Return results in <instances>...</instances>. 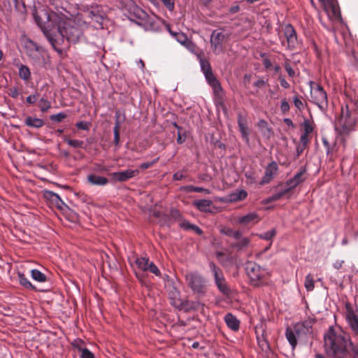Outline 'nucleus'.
Segmentation results:
<instances>
[{
	"label": "nucleus",
	"mask_w": 358,
	"mask_h": 358,
	"mask_svg": "<svg viewBox=\"0 0 358 358\" xmlns=\"http://www.w3.org/2000/svg\"><path fill=\"white\" fill-rule=\"evenodd\" d=\"M43 15L46 21H43L41 16L38 13L34 14V17L36 23L44 32V34L48 37L49 41L51 42L54 49L59 53H62V50L57 47L55 43H57L59 39L54 40L50 32H55V29L57 30L59 36L62 40L66 38L68 43H76L80 40L82 36V31L80 27L76 26V24H78L79 26H82L83 24L80 23V17L77 16L73 20H66L63 16L59 15L55 12H43Z\"/></svg>",
	"instance_id": "f257e3e1"
},
{
	"label": "nucleus",
	"mask_w": 358,
	"mask_h": 358,
	"mask_svg": "<svg viewBox=\"0 0 358 358\" xmlns=\"http://www.w3.org/2000/svg\"><path fill=\"white\" fill-rule=\"evenodd\" d=\"M358 120V103L353 100L341 106L340 115L336 120V129L341 135H348L355 129Z\"/></svg>",
	"instance_id": "f03ea898"
},
{
	"label": "nucleus",
	"mask_w": 358,
	"mask_h": 358,
	"mask_svg": "<svg viewBox=\"0 0 358 358\" xmlns=\"http://www.w3.org/2000/svg\"><path fill=\"white\" fill-rule=\"evenodd\" d=\"M324 347L329 356H336L338 353L343 352L346 349V342L341 335H338L331 327L324 336Z\"/></svg>",
	"instance_id": "7ed1b4c3"
},
{
	"label": "nucleus",
	"mask_w": 358,
	"mask_h": 358,
	"mask_svg": "<svg viewBox=\"0 0 358 358\" xmlns=\"http://www.w3.org/2000/svg\"><path fill=\"white\" fill-rule=\"evenodd\" d=\"M245 271L250 285L254 287H259L266 284L270 276L266 268H262L253 262H248L245 264Z\"/></svg>",
	"instance_id": "20e7f679"
},
{
	"label": "nucleus",
	"mask_w": 358,
	"mask_h": 358,
	"mask_svg": "<svg viewBox=\"0 0 358 358\" xmlns=\"http://www.w3.org/2000/svg\"><path fill=\"white\" fill-rule=\"evenodd\" d=\"M134 15L140 21L138 22L147 31H158L160 29L159 19L154 15H149L141 8L136 7Z\"/></svg>",
	"instance_id": "39448f33"
},
{
	"label": "nucleus",
	"mask_w": 358,
	"mask_h": 358,
	"mask_svg": "<svg viewBox=\"0 0 358 358\" xmlns=\"http://www.w3.org/2000/svg\"><path fill=\"white\" fill-rule=\"evenodd\" d=\"M185 281L192 291L199 296H203L206 292V282L205 278L198 272H189L185 275Z\"/></svg>",
	"instance_id": "423d86ee"
},
{
	"label": "nucleus",
	"mask_w": 358,
	"mask_h": 358,
	"mask_svg": "<svg viewBox=\"0 0 358 358\" xmlns=\"http://www.w3.org/2000/svg\"><path fill=\"white\" fill-rule=\"evenodd\" d=\"M310 101L315 103L323 112L328 108V99L327 92L323 87L314 82H310Z\"/></svg>",
	"instance_id": "0eeeda50"
},
{
	"label": "nucleus",
	"mask_w": 358,
	"mask_h": 358,
	"mask_svg": "<svg viewBox=\"0 0 358 358\" xmlns=\"http://www.w3.org/2000/svg\"><path fill=\"white\" fill-rule=\"evenodd\" d=\"M229 36L220 29L213 31L210 35V48L213 53L218 55L223 52V44L227 41Z\"/></svg>",
	"instance_id": "6e6552de"
},
{
	"label": "nucleus",
	"mask_w": 358,
	"mask_h": 358,
	"mask_svg": "<svg viewBox=\"0 0 358 358\" xmlns=\"http://www.w3.org/2000/svg\"><path fill=\"white\" fill-rule=\"evenodd\" d=\"M210 268L213 273L215 284L218 289L224 295L227 296L230 293L222 271L213 262L210 263Z\"/></svg>",
	"instance_id": "1a4fd4ad"
},
{
	"label": "nucleus",
	"mask_w": 358,
	"mask_h": 358,
	"mask_svg": "<svg viewBox=\"0 0 358 358\" xmlns=\"http://www.w3.org/2000/svg\"><path fill=\"white\" fill-rule=\"evenodd\" d=\"M324 10L331 19L338 20L341 17L337 0H319Z\"/></svg>",
	"instance_id": "9d476101"
},
{
	"label": "nucleus",
	"mask_w": 358,
	"mask_h": 358,
	"mask_svg": "<svg viewBox=\"0 0 358 358\" xmlns=\"http://www.w3.org/2000/svg\"><path fill=\"white\" fill-rule=\"evenodd\" d=\"M284 36L286 38L287 47L290 50H294L298 45L296 33L292 25L286 24L283 29Z\"/></svg>",
	"instance_id": "9b49d317"
},
{
	"label": "nucleus",
	"mask_w": 358,
	"mask_h": 358,
	"mask_svg": "<svg viewBox=\"0 0 358 358\" xmlns=\"http://www.w3.org/2000/svg\"><path fill=\"white\" fill-rule=\"evenodd\" d=\"M139 173L138 169H127L122 171L113 172L110 173L111 179L115 182H125L133 178Z\"/></svg>",
	"instance_id": "f8f14e48"
},
{
	"label": "nucleus",
	"mask_w": 358,
	"mask_h": 358,
	"mask_svg": "<svg viewBox=\"0 0 358 358\" xmlns=\"http://www.w3.org/2000/svg\"><path fill=\"white\" fill-rule=\"evenodd\" d=\"M261 220L259 215L255 213H249L245 215L239 216L236 219V222L244 226H253Z\"/></svg>",
	"instance_id": "ddd939ff"
},
{
	"label": "nucleus",
	"mask_w": 358,
	"mask_h": 358,
	"mask_svg": "<svg viewBox=\"0 0 358 358\" xmlns=\"http://www.w3.org/2000/svg\"><path fill=\"white\" fill-rule=\"evenodd\" d=\"M295 326L292 327H287L285 332V336L292 345V348L294 349L297 345V339H300L303 337V335L298 331Z\"/></svg>",
	"instance_id": "4468645a"
},
{
	"label": "nucleus",
	"mask_w": 358,
	"mask_h": 358,
	"mask_svg": "<svg viewBox=\"0 0 358 358\" xmlns=\"http://www.w3.org/2000/svg\"><path fill=\"white\" fill-rule=\"evenodd\" d=\"M306 171V170L305 168H301V170L298 173H296L293 178L287 180V182H285V185L288 186L291 189V190L294 189L299 185L305 181L306 178L304 176Z\"/></svg>",
	"instance_id": "2eb2a0df"
},
{
	"label": "nucleus",
	"mask_w": 358,
	"mask_h": 358,
	"mask_svg": "<svg viewBox=\"0 0 358 358\" xmlns=\"http://www.w3.org/2000/svg\"><path fill=\"white\" fill-rule=\"evenodd\" d=\"M278 165L275 162H271L266 166L264 176H263L260 184L264 185L269 183L278 171Z\"/></svg>",
	"instance_id": "dca6fc26"
},
{
	"label": "nucleus",
	"mask_w": 358,
	"mask_h": 358,
	"mask_svg": "<svg viewBox=\"0 0 358 358\" xmlns=\"http://www.w3.org/2000/svg\"><path fill=\"white\" fill-rule=\"evenodd\" d=\"M44 197L49 200L53 205H55L59 210H64L65 207H66V204L61 199L59 196L49 190H45L43 193Z\"/></svg>",
	"instance_id": "f3484780"
},
{
	"label": "nucleus",
	"mask_w": 358,
	"mask_h": 358,
	"mask_svg": "<svg viewBox=\"0 0 358 358\" xmlns=\"http://www.w3.org/2000/svg\"><path fill=\"white\" fill-rule=\"evenodd\" d=\"M346 320L353 334L358 336V315L352 310H348Z\"/></svg>",
	"instance_id": "a211bd4d"
},
{
	"label": "nucleus",
	"mask_w": 358,
	"mask_h": 358,
	"mask_svg": "<svg viewBox=\"0 0 358 358\" xmlns=\"http://www.w3.org/2000/svg\"><path fill=\"white\" fill-rule=\"evenodd\" d=\"M238 125L242 138L247 142H249V129L247 126V120L245 117L243 116L241 113L238 115Z\"/></svg>",
	"instance_id": "6ab92c4d"
},
{
	"label": "nucleus",
	"mask_w": 358,
	"mask_h": 358,
	"mask_svg": "<svg viewBox=\"0 0 358 358\" xmlns=\"http://www.w3.org/2000/svg\"><path fill=\"white\" fill-rule=\"evenodd\" d=\"M303 132L300 137V141H310L309 135L313 131V123L308 119H304L301 124Z\"/></svg>",
	"instance_id": "aec40b11"
},
{
	"label": "nucleus",
	"mask_w": 358,
	"mask_h": 358,
	"mask_svg": "<svg viewBox=\"0 0 358 358\" xmlns=\"http://www.w3.org/2000/svg\"><path fill=\"white\" fill-rule=\"evenodd\" d=\"M313 320H306L301 323H297L294 326L296 327L298 331L303 336L312 333V327L314 324Z\"/></svg>",
	"instance_id": "412c9836"
},
{
	"label": "nucleus",
	"mask_w": 358,
	"mask_h": 358,
	"mask_svg": "<svg viewBox=\"0 0 358 358\" xmlns=\"http://www.w3.org/2000/svg\"><path fill=\"white\" fill-rule=\"evenodd\" d=\"M204 75L208 83L213 87L215 93L218 94L222 92L220 83L214 76L213 71L205 73Z\"/></svg>",
	"instance_id": "4be33fe9"
},
{
	"label": "nucleus",
	"mask_w": 358,
	"mask_h": 358,
	"mask_svg": "<svg viewBox=\"0 0 358 358\" xmlns=\"http://www.w3.org/2000/svg\"><path fill=\"white\" fill-rule=\"evenodd\" d=\"M87 181L92 185L104 186L108 183V179L106 177L96 174H90L87 176Z\"/></svg>",
	"instance_id": "5701e85b"
},
{
	"label": "nucleus",
	"mask_w": 358,
	"mask_h": 358,
	"mask_svg": "<svg viewBox=\"0 0 358 358\" xmlns=\"http://www.w3.org/2000/svg\"><path fill=\"white\" fill-rule=\"evenodd\" d=\"M224 321L227 327L233 331H238L239 329V320L231 313H227L224 316Z\"/></svg>",
	"instance_id": "b1692460"
},
{
	"label": "nucleus",
	"mask_w": 358,
	"mask_h": 358,
	"mask_svg": "<svg viewBox=\"0 0 358 358\" xmlns=\"http://www.w3.org/2000/svg\"><path fill=\"white\" fill-rule=\"evenodd\" d=\"M250 243V238L248 237H242L239 240H238L236 242L233 243L231 245V247L233 249L236 250L237 251H241L245 249H246Z\"/></svg>",
	"instance_id": "393cba45"
},
{
	"label": "nucleus",
	"mask_w": 358,
	"mask_h": 358,
	"mask_svg": "<svg viewBox=\"0 0 358 358\" xmlns=\"http://www.w3.org/2000/svg\"><path fill=\"white\" fill-rule=\"evenodd\" d=\"M213 202L208 199H201L195 201L194 205L202 212H210V207Z\"/></svg>",
	"instance_id": "a878e982"
},
{
	"label": "nucleus",
	"mask_w": 358,
	"mask_h": 358,
	"mask_svg": "<svg viewBox=\"0 0 358 358\" xmlns=\"http://www.w3.org/2000/svg\"><path fill=\"white\" fill-rule=\"evenodd\" d=\"M24 123L27 126L33 128H40L43 126L44 122L43 120L36 117H27L25 119Z\"/></svg>",
	"instance_id": "bb28decb"
},
{
	"label": "nucleus",
	"mask_w": 358,
	"mask_h": 358,
	"mask_svg": "<svg viewBox=\"0 0 358 358\" xmlns=\"http://www.w3.org/2000/svg\"><path fill=\"white\" fill-rule=\"evenodd\" d=\"M17 277L20 282V284L25 287L26 289H29L31 290H35L36 287L34 286L31 282L26 278L24 273L18 272Z\"/></svg>",
	"instance_id": "cd10ccee"
},
{
	"label": "nucleus",
	"mask_w": 358,
	"mask_h": 358,
	"mask_svg": "<svg viewBox=\"0 0 358 358\" xmlns=\"http://www.w3.org/2000/svg\"><path fill=\"white\" fill-rule=\"evenodd\" d=\"M173 126L178 130L177 143L178 144L183 143L187 139L185 129L181 127L180 126L178 125L176 122L173 123Z\"/></svg>",
	"instance_id": "c85d7f7f"
},
{
	"label": "nucleus",
	"mask_w": 358,
	"mask_h": 358,
	"mask_svg": "<svg viewBox=\"0 0 358 358\" xmlns=\"http://www.w3.org/2000/svg\"><path fill=\"white\" fill-rule=\"evenodd\" d=\"M138 268L143 271H148L150 262L148 258L146 257H138L135 261Z\"/></svg>",
	"instance_id": "c756f323"
},
{
	"label": "nucleus",
	"mask_w": 358,
	"mask_h": 358,
	"mask_svg": "<svg viewBox=\"0 0 358 358\" xmlns=\"http://www.w3.org/2000/svg\"><path fill=\"white\" fill-rule=\"evenodd\" d=\"M248 196V193L244 189L237 190L230 194L231 201H238L245 199Z\"/></svg>",
	"instance_id": "7c9ffc66"
},
{
	"label": "nucleus",
	"mask_w": 358,
	"mask_h": 358,
	"mask_svg": "<svg viewBox=\"0 0 358 358\" xmlns=\"http://www.w3.org/2000/svg\"><path fill=\"white\" fill-rule=\"evenodd\" d=\"M291 189L285 185V187L283 189H280L278 192H276L273 194V199L279 200L284 196H287V199L290 197L289 192H291Z\"/></svg>",
	"instance_id": "2f4dec72"
},
{
	"label": "nucleus",
	"mask_w": 358,
	"mask_h": 358,
	"mask_svg": "<svg viewBox=\"0 0 358 358\" xmlns=\"http://www.w3.org/2000/svg\"><path fill=\"white\" fill-rule=\"evenodd\" d=\"M19 76L25 81L29 80L31 78L29 69L27 66L21 64L19 67Z\"/></svg>",
	"instance_id": "473e14b6"
},
{
	"label": "nucleus",
	"mask_w": 358,
	"mask_h": 358,
	"mask_svg": "<svg viewBox=\"0 0 358 358\" xmlns=\"http://www.w3.org/2000/svg\"><path fill=\"white\" fill-rule=\"evenodd\" d=\"M200 303L198 302H193L189 301H185L180 303V308L185 311H189L191 310L198 309Z\"/></svg>",
	"instance_id": "72a5a7b5"
},
{
	"label": "nucleus",
	"mask_w": 358,
	"mask_h": 358,
	"mask_svg": "<svg viewBox=\"0 0 358 358\" xmlns=\"http://www.w3.org/2000/svg\"><path fill=\"white\" fill-rule=\"evenodd\" d=\"M31 275L34 280L39 282H44L47 280L46 275L38 269L31 270Z\"/></svg>",
	"instance_id": "f704fd0d"
},
{
	"label": "nucleus",
	"mask_w": 358,
	"mask_h": 358,
	"mask_svg": "<svg viewBox=\"0 0 358 358\" xmlns=\"http://www.w3.org/2000/svg\"><path fill=\"white\" fill-rule=\"evenodd\" d=\"M120 122L119 121V117H116V120L115 122V127L113 129L114 132V143L115 145H118L120 142Z\"/></svg>",
	"instance_id": "c9c22d12"
},
{
	"label": "nucleus",
	"mask_w": 358,
	"mask_h": 358,
	"mask_svg": "<svg viewBox=\"0 0 358 358\" xmlns=\"http://www.w3.org/2000/svg\"><path fill=\"white\" fill-rule=\"evenodd\" d=\"M304 285L307 291L310 292L313 290L315 287V282L313 275L309 273L306 276Z\"/></svg>",
	"instance_id": "e433bc0d"
},
{
	"label": "nucleus",
	"mask_w": 358,
	"mask_h": 358,
	"mask_svg": "<svg viewBox=\"0 0 358 358\" xmlns=\"http://www.w3.org/2000/svg\"><path fill=\"white\" fill-rule=\"evenodd\" d=\"M199 62H200L201 69V71H203V74L213 71L212 69H211V66H210L209 62L206 59L200 57Z\"/></svg>",
	"instance_id": "4c0bfd02"
},
{
	"label": "nucleus",
	"mask_w": 358,
	"mask_h": 358,
	"mask_svg": "<svg viewBox=\"0 0 358 358\" xmlns=\"http://www.w3.org/2000/svg\"><path fill=\"white\" fill-rule=\"evenodd\" d=\"M276 235V230L272 229L268 231H266L261 234H257L258 237L262 240L271 241L273 238Z\"/></svg>",
	"instance_id": "58836bf2"
},
{
	"label": "nucleus",
	"mask_w": 358,
	"mask_h": 358,
	"mask_svg": "<svg viewBox=\"0 0 358 358\" xmlns=\"http://www.w3.org/2000/svg\"><path fill=\"white\" fill-rule=\"evenodd\" d=\"M258 345L263 351H268L270 349L268 341L264 338V334L262 335V338L257 336Z\"/></svg>",
	"instance_id": "ea45409f"
},
{
	"label": "nucleus",
	"mask_w": 358,
	"mask_h": 358,
	"mask_svg": "<svg viewBox=\"0 0 358 358\" xmlns=\"http://www.w3.org/2000/svg\"><path fill=\"white\" fill-rule=\"evenodd\" d=\"M170 33L172 36L175 37L176 41L179 42L181 44H185L187 42H188V38L186 34L183 33H176L173 32L172 31H170Z\"/></svg>",
	"instance_id": "a19ab883"
},
{
	"label": "nucleus",
	"mask_w": 358,
	"mask_h": 358,
	"mask_svg": "<svg viewBox=\"0 0 358 358\" xmlns=\"http://www.w3.org/2000/svg\"><path fill=\"white\" fill-rule=\"evenodd\" d=\"M64 141L68 143L69 145L75 148H84V142L80 140H76V139H69L67 138H64Z\"/></svg>",
	"instance_id": "79ce46f5"
},
{
	"label": "nucleus",
	"mask_w": 358,
	"mask_h": 358,
	"mask_svg": "<svg viewBox=\"0 0 358 358\" xmlns=\"http://www.w3.org/2000/svg\"><path fill=\"white\" fill-rule=\"evenodd\" d=\"M51 106L50 102L45 98H41L38 103V107L42 112H46Z\"/></svg>",
	"instance_id": "37998d69"
},
{
	"label": "nucleus",
	"mask_w": 358,
	"mask_h": 358,
	"mask_svg": "<svg viewBox=\"0 0 358 358\" xmlns=\"http://www.w3.org/2000/svg\"><path fill=\"white\" fill-rule=\"evenodd\" d=\"M293 103L295 107L300 111H301L304 108V105L302 101V97L299 95H295L293 97Z\"/></svg>",
	"instance_id": "c03bdc74"
},
{
	"label": "nucleus",
	"mask_w": 358,
	"mask_h": 358,
	"mask_svg": "<svg viewBox=\"0 0 358 358\" xmlns=\"http://www.w3.org/2000/svg\"><path fill=\"white\" fill-rule=\"evenodd\" d=\"M310 141H300L299 145L296 146V156L299 157L304 151V150L306 148L308 144Z\"/></svg>",
	"instance_id": "a18cd8bd"
},
{
	"label": "nucleus",
	"mask_w": 358,
	"mask_h": 358,
	"mask_svg": "<svg viewBox=\"0 0 358 358\" xmlns=\"http://www.w3.org/2000/svg\"><path fill=\"white\" fill-rule=\"evenodd\" d=\"M39 98V93L38 92H35V93L32 95H29L27 97L26 101L29 104H34Z\"/></svg>",
	"instance_id": "49530a36"
},
{
	"label": "nucleus",
	"mask_w": 358,
	"mask_h": 358,
	"mask_svg": "<svg viewBox=\"0 0 358 358\" xmlns=\"http://www.w3.org/2000/svg\"><path fill=\"white\" fill-rule=\"evenodd\" d=\"M148 271L151 272L152 273L155 274L157 276L161 275V272H160L159 269L152 262H150V264L149 265Z\"/></svg>",
	"instance_id": "de8ad7c7"
},
{
	"label": "nucleus",
	"mask_w": 358,
	"mask_h": 358,
	"mask_svg": "<svg viewBox=\"0 0 358 358\" xmlns=\"http://www.w3.org/2000/svg\"><path fill=\"white\" fill-rule=\"evenodd\" d=\"M258 127L259 128H262V129H265L266 131V134L265 133L264 134L267 135L268 136H269L270 135V133L271 131V129L268 127V123L266 121L264 120H261L259 122H258Z\"/></svg>",
	"instance_id": "09e8293b"
},
{
	"label": "nucleus",
	"mask_w": 358,
	"mask_h": 358,
	"mask_svg": "<svg viewBox=\"0 0 358 358\" xmlns=\"http://www.w3.org/2000/svg\"><path fill=\"white\" fill-rule=\"evenodd\" d=\"M284 66L289 76L291 78H294L296 73L294 70L292 68L290 63L289 62H285Z\"/></svg>",
	"instance_id": "8fccbe9b"
},
{
	"label": "nucleus",
	"mask_w": 358,
	"mask_h": 358,
	"mask_svg": "<svg viewBox=\"0 0 358 358\" xmlns=\"http://www.w3.org/2000/svg\"><path fill=\"white\" fill-rule=\"evenodd\" d=\"M66 114L63 113H57V114H55V115H52L50 116V120H52V121H56V122H61L62 121L64 118H66Z\"/></svg>",
	"instance_id": "3c124183"
},
{
	"label": "nucleus",
	"mask_w": 358,
	"mask_h": 358,
	"mask_svg": "<svg viewBox=\"0 0 358 358\" xmlns=\"http://www.w3.org/2000/svg\"><path fill=\"white\" fill-rule=\"evenodd\" d=\"M76 127L79 129L87 131L90 129V123L87 122L80 121L76 123Z\"/></svg>",
	"instance_id": "603ef678"
},
{
	"label": "nucleus",
	"mask_w": 358,
	"mask_h": 358,
	"mask_svg": "<svg viewBox=\"0 0 358 358\" xmlns=\"http://www.w3.org/2000/svg\"><path fill=\"white\" fill-rule=\"evenodd\" d=\"M289 108H290V106H289L288 101L285 99H283L281 101V105H280V110H281L282 113H286L287 112H288L289 110Z\"/></svg>",
	"instance_id": "864d4df0"
},
{
	"label": "nucleus",
	"mask_w": 358,
	"mask_h": 358,
	"mask_svg": "<svg viewBox=\"0 0 358 358\" xmlns=\"http://www.w3.org/2000/svg\"><path fill=\"white\" fill-rule=\"evenodd\" d=\"M80 357L82 358H94V354L87 348H83L81 350Z\"/></svg>",
	"instance_id": "5fc2aeb1"
},
{
	"label": "nucleus",
	"mask_w": 358,
	"mask_h": 358,
	"mask_svg": "<svg viewBox=\"0 0 358 358\" xmlns=\"http://www.w3.org/2000/svg\"><path fill=\"white\" fill-rule=\"evenodd\" d=\"M158 160H159V158H156L150 162L143 163L140 165V168L142 169H148V168L151 167L152 166H153L155 164H156L158 162Z\"/></svg>",
	"instance_id": "6e6d98bb"
},
{
	"label": "nucleus",
	"mask_w": 358,
	"mask_h": 358,
	"mask_svg": "<svg viewBox=\"0 0 358 358\" xmlns=\"http://www.w3.org/2000/svg\"><path fill=\"white\" fill-rule=\"evenodd\" d=\"M185 175L183 171H179L175 173L173 176V178L174 180H181L185 178Z\"/></svg>",
	"instance_id": "4d7b16f0"
},
{
	"label": "nucleus",
	"mask_w": 358,
	"mask_h": 358,
	"mask_svg": "<svg viewBox=\"0 0 358 358\" xmlns=\"http://www.w3.org/2000/svg\"><path fill=\"white\" fill-rule=\"evenodd\" d=\"M162 1L169 10H173L174 2L172 0H162Z\"/></svg>",
	"instance_id": "13d9d810"
},
{
	"label": "nucleus",
	"mask_w": 358,
	"mask_h": 358,
	"mask_svg": "<svg viewBox=\"0 0 358 358\" xmlns=\"http://www.w3.org/2000/svg\"><path fill=\"white\" fill-rule=\"evenodd\" d=\"M9 95L13 98H17L19 96V91L17 87H13L9 90Z\"/></svg>",
	"instance_id": "bf43d9fd"
},
{
	"label": "nucleus",
	"mask_w": 358,
	"mask_h": 358,
	"mask_svg": "<svg viewBox=\"0 0 358 358\" xmlns=\"http://www.w3.org/2000/svg\"><path fill=\"white\" fill-rule=\"evenodd\" d=\"M243 237L242 233L239 230H234L232 232L231 238L238 241Z\"/></svg>",
	"instance_id": "052dcab7"
},
{
	"label": "nucleus",
	"mask_w": 358,
	"mask_h": 358,
	"mask_svg": "<svg viewBox=\"0 0 358 358\" xmlns=\"http://www.w3.org/2000/svg\"><path fill=\"white\" fill-rule=\"evenodd\" d=\"M266 84V83L264 80L259 79L254 83V86L257 88H262V87H265Z\"/></svg>",
	"instance_id": "680f3d73"
},
{
	"label": "nucleus",
	"mask_w": 358,
	"mask_h": 358,
	"mask_svg": "<svg viewBox=\"0 0 358 358\" xmlns=\"http://www.w3.org/2000/svg\"><path fill=\"white\" fill-rule=\"evenodd\" d=\"M192 225L187 221H182L180 223V226L185 230L191 229Z\"/></svg>",
	"instance_id": "e2e57ef3"
},
{
	"label": "nucleus",
	"mask_w": 358,
	"mask_h": 358,
	"mask_svg": "<svg viewBox=\"0 0 358 358\" xmlns=\"http://www.w3.org/2000/svg\"><path fill=\"white\" fill-rule=\"evenodd\" d=\"M233 231L234 230L232 229L229 228V227H226V228H223L221 230V233L224 234V235H226V236H227L231 237Z\"/></svg>",
	"instance_id": "0e129e2a"
},
{
	"label": "nucleus",
	"mask_w": 358,
	"mask_h": 358,
	"mask_svg": "<svg viewBox=\"0 0 358 358\" xmlns=\"http://www.w3.org/2000/svg\"><path fill=\"white\" fill-rule=\"evenodd\" d=\"M279 80H280V85L282 87H284L285 89L289 88L290 85H289V83L284 78L280 77Z\"/></svg>",
	"instance_id": "69168bd1"
},
{
	"label": "nucleus",
	"mask_w": 358,
	"mask_h": 358,
	"mask_svg": "<svg viewBox=\"0 0 358 358\" xmlns=\"http://www.w3.org/2000/svg\"><path fill=\"white\" fill-rule=\"evenodd\" d=\"M92 20L97 22L99 24H102L103 17L100 14L96 13Z\"/></svg>",
	"instance_id": "338daca9"
},
{
	"label": "nucleus",
	"mask_w": 358,
	"mask_h": 358,
	"mask_svg": "<svg viewBox=\"0 0 358 358\" xmlns=\"http://www.w3.org/2000/svg\"><path fill=\"white\" fill-rule=\"evenodd\" d=\"M191 229L193 230L196 234H197L199 235L203 234V231L196 225L193 224Z\"/></svg>",
	"instance_id": "774afa93"
}]
</instances>
